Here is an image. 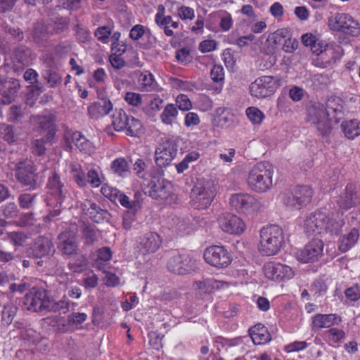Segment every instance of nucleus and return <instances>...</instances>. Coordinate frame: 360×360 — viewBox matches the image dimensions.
Returning <instances> with one entry per match:
<instances>
[{"mask_svg":"<svg viewBox=\"0 0 360 360\" xmlns=\"http://www.w3.org/2000/svg\"><path fill=\"white\" fill-rule=\"evenodd\" d=\"M47 194L45 198L49 213L46 218L53 220L64 209L72 206V196L56 170H51L46 183Z\"/></svg>","mask_w":360,"mask_h":360,"instance_id":"1","label":"nucleus"},{"mask_svg":"<svg viewBox=\"0 0 360 360\" xmlns=\"http://www.w3.org/2000/svg\"><path fill=\"white\" fill-rule=\"evenodd\" d=\"M344 225L345 221L342 219H334L326 210H316L306 217L303 229L308 236L322 234L337 236Z\"/></svg>","mask_w":360,"mask_h":360,"instance_id":"2","label":"nucleus"},{"mask_svg":"<svg viewBox=\"0 0 360 360\" xmlns=\"http://www.w3.org/2000/svg\"><path fill=\"white\" fill-rule=\"evenodd\" d=\"M274 169L269 162H260L255 165L248 172L247 184L252 191L263 193L273 186Z\"/></svg>","mask_w":360,"mask_h":360,"instance_id":"3","label":"nucleus"},{"mask_svg":"<svg viewBox=\"0 0 360 360\" xmlns=\"http://www.w3.org/2000/svg\"><path fill=\"white\" fill-rule=\"evenodd\" d=\"M259 252L264 256L276 255L285 245L284 233L277 225H269L260 230Z\"/></svg>","mask_w":360,"mask_h":360,"instance_id":"4","label":"nucleus"},{"mask_svg":"<svg viewBox=\"0 0 360 360\" xmlns=\"http://www.w3.org/2000/svg\"><path fill=\"white\" fill-rule=\"evenodd\" d=\"M216 194L214 181L211 179H198L191 193L193 205L197 209L208 207Z\"/></svg>","mask_w":360,"mask_h":360,"instance_id":"5","label":"nucleus"},{"mask_svg":"<svg viewBox=\"0 0 360 360\" xmlns=\"http://www.w3.org/2000/svg\"><path fill=\"white\" fill-rule=\"evenodd\" d=\"M307 120L322 136H328L330 134L331 126L328 113L326 110L323 103H310L307 109Z\"/></svg>","mask_w":360,"mask_h":360,"instance_id":"6","label":"nucleus"},{"mask_svg":"<svg viewBox=\"0 0 360 360\" xmlns=\"http://www.w3.org/2000/svg\"><path fill=\"white\" fill-rule=\"evenodd\" d=\"M12 169L15 171V176L18 181L29 190H34L38 187L37 174L31 160L22 159L17 162H12Z\"/></svg>","mask_w":360,"mask_h":360,"instance_id":"7","label":"nucleus"},{"mask_svg":"<svg viewBox=\"0 0 360 360\" xmlns=\"http://www.w3.org/2000/svg\"><path fill=\"white\" fill-rule=\"evenodd\" d=\"M328 26L331 30L341 32L352 37L360 34V25L351 15L338 13L328 18Z\"/></svg>","mask_w":360,"mask_h":360,"instance_id":"8","label":"nucleus"},{"mask_svg":"<svg viewBox=\"0 0 360 360\" xmlns=\"http://www.w3.org/2000/svg\"><path fill=\"white\" fill-rule=\"evenodd\" d=\"M231 207L238 213L250 214L262 208L261 202L254 195L247 193L232 194L229 198Z\"/></svg>","mask_w":360,"mask_h":360,"instance_id":"9","label":"nucleus"},{"mask_svg":"<svg viewBox=\"0 0 360 360\" xmlns=\"http://www.w3.org/2000/svg\"><path fill=\"white\" fill-rule=\"evenodd\" d=\"M49 299V292L45 289L33 287L25 295L22 301V307L25 310L34 312L46 310Z\"/></svg>","mask_w":360,"mask_h":360,"instance_id":"10","label":"nucleus"},{"mask_svg":"<svg viewBox=\"0 0 360 360\" xmlns=\"http://www.w3.org/2000/svg\"><path fill=\"white\" fill-rule=\"evenodd\" d=\"M30 121L38 131L46 132V139L54 141L57 131V118L56 113L50 110H44L41 114L32 115Z\"/></svg>","mask_w":360,"mask_h":360,"instance_id":"11","label":"nucleus"},{"mask_svg":"<svg viewBox=\"0 0 360 360\" xmlns=\"http://www.w3.org/2000/svg\"><path fill=\"white\" fill-rule=\"evenodd\" d=\"M312 196L313 191L309 186H298L284 194L283 202L291 209L299 210L309 203Z\"/></svg>","mask_w":360,"mask_h":360,"instance_id":"12","label":"nucleus"},{"mask_svg":"<svg viewBox=\"0 0 360 360\" xmlns=\"http://www.w3.org/2000/svg\"><path fill=\"white\" fill-rule=\"evenodd\" d=\"M205 262L217 269L227 267L232 262V256L222 245H212L207 248L203 253Z\"/></svg>","mask_w":360,"mask_h":360,"instance_id":"13","label":"nucleus"},{"mask_svg":"<svg viewBox=\"0 0 360 360\" xmlns=\"http://www.w3.org/2000/svg\"><path fill=\"white\" fill-rule=\"evenodd\" d=\"M278 82V79L273 76L258 77L250 86V94L257 98L268 97L275 92Z\"/></svg>","mask_w":360,"mask_h":360,"instance_id":"14","label":"nucleus"},{"mask_svg":"<svg viewBox=\"0 0 360 360\" xmlns=\"http://www.w3.org/2000/svg\"><path fill=\"white\" fill-rule=\"evenodd\" d=\"M167 267L173 274L185 275L195 270L196 261L188 255L176 254L168 259Z\"/></svg>","mask_w":360,"mask_h":360,"instance_id":"15","label":"nucleus"},{"mask_svg":"<svg viewBox=\"0 0 360 360\" xmlns=\"http://www.w3.org/2000/svg\"><path fill=\"white\" fill-rule=\"evenodd\" d=\"M176 146L173 141L162 139L155 149V162L160 167H167L176 154Z\"/></svg>","mask_w":360,"mask_h":360,"instance_id":"16","label":"nucleus"},{"mask_svg":"<svg viewBox=\"0 0 360 360\" xmlns=\"http://www.w3.org/2000/svg\"><path fill=\"white\" fill-rule=\"evenodd\" d=\"M218 223L224 233L231 235H240L246 228L245 222L239 217L229 212L221 214Z\"/></svg>","mask_w":360,"mask_h":360,"instance_id":"17","label":"nucleus"},{"mask_svg":"<svg viewBox=\"0 0 360 360\" xmlns=\"http://www.w3.org/2000/svg\"><path fill=\"white\" fill-rule=\"evenodd\" d=\"M57 248L58 250L66 256L77 255L79 250V243L75 231L67 230L58 236Z\"/></svg>","mask_w":360,"mask_h":360,"instance_id":"18","label":"nucleus"},{"mask_svg":"<svg viewBox=\"0 0 360 360\" xmlns=\"http://www.w3.org/2000/svg\"><path fill=\"white\" fill-rule=\"evenodd\" d=\"M263 271L267 278L278 282L290 279L295 276L294 270L290 266L281 263L268 262L264 264Z\"/></svg>","mask_w":360,"mask_h":360,"instance_id":"19","label":"nucleus"},{"mask_svg":"<svg viewBox=\"0 0 360 360\" xmlns=\"http://www.w3.org/2000/svg\"><path fill=\"white\" fill-rule=\"evenodd\" d=\"M55 252L51 240L45 236L37 237L30 245L27 254L33 258H42L52 256Z\"/></svg>","mask_w":360,"mask_h":360,"instance_id":"20","label":"nucleus"},{"mask_svg":"<svg viewBox=\"0 0 360 360\" xmlns=\"http://www.w3.org/2000/svg\"><path fill=\"white\" fill-rule=\"evenodd\" d=\"M148 187V195L155 200H167L172 194L171 183L165 179H153Z\"/></svg>","mask_w":360,"mask_h":360,"instance_id":"21","label":"nucleus"},{"mask_svg":"<svg viewBox=\"0 0 360 360\" xmlns=\"http://www.w3.org/2000/svg\"><path fill=\"white\" fill-rule=\"evenodd\" d=\"M323 243L315 238L309 242L299 255V259L304 263L315 262L321 257Z\"/></svg>","mask_w":360,"mask_h":360,"instance_id":"22","label":"nucleus"},{"mask_svg":"<svg viewBox=\"0 0 360 360\" xmlns=\"http://www.w3.org/2000/svg\"><path fill=\"white\" fill-rule=\"evenodd\" d=\"M338 204L340 207L345 210L360 204V188L354 184H347L345 192L340 196Z\"/></svg>","mask_w":360,"mask_h":360,"instance_id":"23","label":"nucleus"},{"mask_svg":"<svg viewBox=\"0 0 360 360\" xmlns=\"http://www.w3.org/2000/svg\"><path fill=\"white\" fill-rule=\"evenodd\" d=\"M81 207L85 214L96 223H102L110 219V214L108 211L91 200H85L81 204Z\"/></svg>","mask_w":360,"mask_h":360,"instance_id":"24","label":"nucleus"},{"mask_svg":"<svg viewBox=\"0 0 360 360\" xmlns=\"http://www.w3.org/2000/svg\"><path fill=\"white\" fill-rule=\"evenodd\" d=\"M98 101L88 107V115L91 119L98 120L103 117L113 109V105L109 98L104 97L101 94H98Z\"/></svg>","mask_w":360,"mask_h":360,"instance_id":"25","label":"nucleus"},{"mask_svg":"<svg viewBox=\"0 0 360 360\" xmlns=\"http://www.w3.org/2000/svg\"><path fill=\"white\" fill-rule=\"evenodd\" d=\"M161 243V238L158 233L148 232L140 238L138 248L143 255L153 253L159 249Z\"/></svg>","mask_w":360,"mask_h":360,"instance_id":"26","label":"nucleus"},{"mask_svg":"<svg viewBox=\"0 0 360 360\" xmlns=\"http://www.w3.org/2000/svg\"><path fill=\"white\" fill-rule=\"evenodd\" d=\"M66 150H72V145L80 150L85 153L89 152L91 148V143L80 132L75 131L71 134H67L65 136Z\"/></svg>","mask_w":360,"mask_h":360,"instance_id":"27","label":"nucleus"},{"mask_svg":"<svg viewBox=\"0 0 360 360\" xmlns=\"http://www.w3.org/2000/svg\"><path fill=\"white\" fill-rule=\"evenodd\" d=\"M325 109L328 113L329 121L334 120L338 122L344 116L342 101L338 97H331L328 98L324 104Z\"/></svg>","mask_w":360,"mask_h":360,"instance_id":"28","label":"nucleus"},{"mask_svg":"<svg viewBox=\"0 0 360 360\" xmlns=\"http://www.w3.org/2000/svg\"><path fill=\"white\" fill-rule=\"evenodd\" d=\"M13 56L15 61L23 67L30 65L35 58L31 49L22 44L14 49Z\"/></svg>","mask_w":360,"mask_h":360,"instance_id":"29","label":"nucleus"},{"mask_svg":"<svg viewBox=\"0 0 360 360\" xmlns=\"http://www.w3.org/2000/svg\"><path fill=\"white\" fill-rule=\"evenodd\" d=\"M359 238L358 228L354 227L349 231L342 235L338 240V249L342 252H346L354 247Z\"/></svg>","mask_w":360,"mask_h":360,"instance_id":"30","label":"nucleus"},{"mask_svg":"<svg viewBox=\"0 0 360 360\" xmlns=\"http://www.w3.org/2000/svg\"><path fill=\"white\" fill-rule=\"evenodd\" d=\"M249 334L255 345H264L271 340V335L267 328L261 323L250 328Z\"/></svg>","mask_w":360,"mask_h":360,"instance_id":"31","label":"nucleus"},{"mask_svg":"<svg viewBox=\"0 0 360 360\" xmlns=\"http://www.w3.org/2000/svg\"><path fill=\"white\" fill-rule=\"evenodd\" d=\"M340 319L336 314H316L313 318L312 325L314 328L320 329L330 328L340 321Z\"/></svg>","mask_w":360,"mask_h":360,"instance_id":"32","label":"nucleus"},{"mask_svg":"<svg viewBox=\"0 0 360 360\" xmlns=\"http://www.w3.org/2000/svg\"><path fill=\"white\" fill-rule=\"evenodd\" d=\"M341 129L345 137L348 139H354L360 135V121L350 120L342 122Z\"/></svg>","mask_w":360,"mask_h":360,"instance_id":"33","label":"nucleus"},{"mask_svg":"<svg viewBox=\"0 0 360 360\" xmlns=\"http://www.w3.org/2000/svg\"><path fill=\"white\" fill-rule=\"evenodd\" d=\"M129 116L122 109H115L112 115V124L114 129L121 131L127 127Z\"/></svg>","mask_w":360,"mask_h":360,"instance_id":"34","label":"nucleus"},{"mask_svg":"<svg viewBox=\"0 0 360 360\" xmlns=\"http://www.w3.org/2000/svg\"><path fill=\"white\" fill-rule=\"evenodd\" d=\"M6 89L2 93L1 102L4 104H10L15 98L18 91L20 88V83L18 80H13L8 86L6 85Z\"/></svg>","mask_w":360,"mask_h":360,"instance_id":"35","label":"nucleus"},{"mask_svg":"<svg viewBox=\"0 0 360 360\" xmlns=\"http://www.w3.org/2000/svg\"><path fill=\"white\" fill-rule=\"evenodd\" d=\"M53 141H49L46 139V136L34 139L31 143V150L32 153L37 156H43L46 154L47 148L46 144L49 143L51 145Z\"/></svg>","mask_w":360,"mask_h":360,"instance_id":"36","label":"nucleus"},{"mask_svg":"<svg viewBox=\"0 0 360 360\" xmlns=\"http://www.w3.org/2000/svg\"><path fill=\"white\" fill-rule=\"evenodd\" d=\"M49 32L47 26L42 21L34 24L32 37L36 43H41L46 39Z\"/></svg>","mask_w":360,"mask_h":360,"instance_id":"37","label":"nucleus"},{"mask_svg":"<svg viewBox=\"0 0 360 360\" xmlns=\"http://www.w3.org/2000/svg\"><path fill=\"white\" fill-rule=\"evenodd\" d=\"M110 169L114 174L122 177L129 173V165L124 158H119L113 160Z\"/></svg>","mask_w":360,"mask_h":360,"instance_id":"38","label":"nucleus"},{"mask_svg":"<svg viewBox=\"0 0 360 360\" xmlns=\"http://www.w3.org/2000/svg\"><path fill=\"white\" fill-rule=\"evenodd\" d=\"M71 173L75 183L79 187H85L88 184L86 174L82 170V167L78 164L71 165Z\"/></svg>","mask_w":360,"mask_h":360,"instance_id":"39","label":"nucleus"},{"mask_svg":"<svg viewBox=\"0 0 360 360\" xmlns=\"http://www.w3.org/2000/svg\"><path fill=\"white\" fill-rule=\"evenodd\" d=\"M178 111L174 104H168L165 106L163 112L160 115L162 122L168 125H172L176 118Z\"/></svg>","mask_w":360,"mask_h":360,"instance_id":"40","label":"nucleus"},{"mask_svg":"<svg viewBox=\"0 0 360 360\" xmlns=\"http://www.w3.org/2000/svg\"><path fill=\"white\" fill-rule=\"evenodd\" d=\"M69 307L70 302L66 298L64 297L58 301H54L50 297L46 311L66 313L69 310Z\"/></svg>","mask_w":360,"mask_h":360,"instance_id":"41","label":"nucleus"},{"mask_svg":"<svg viewBox=\"0 0 360 360\" xmlns=\"http://www.w3.org/2000/svg\"><path fill=\"white\" fill-rule=\"evenodd\" d=\"M4 239L9 240L15 247H20L26 242L27 236L23 231H10L6 233Z\"/></svg>","mask_w":360,"mask_h":360,"instance_id":"42","label":"nucleus"},{"mask_svg":"<svg viewBox=\"0 0 360 360\" xmlns=\"http://www.w3.org/2000/svg\"><path fill=\"white\" fill-rule=\"evenodd\" d=\"M127 122V127L124 129L127 131V135L134 137L139 136L142 133L141 122L133 117H129Z\"/></svg>","mask_w":360,"mask_h":360,"instance_id":"43","label":"nucleus"},{"mask_svg":"<svg viewBox=\"0 0 360 360\" xmlns=\"http://www.w3.org/2000/svg\"><path fill=\"white\" fill-rule=\"evenodd\" d=\"M76 257L68 263V268L73 272L79 273L83 271L87 264L86 258L82 255H75Z\"/></svg>","mask_w":360,"mask_h":360,"instance_id":"44","label":"nucleus"},{"mask_svg":"<svg viewBox=\"0 0 360 360\" xmlns=\"http://www.w3.org/2000/svg\"><path fill=\"white\" fill-rule=\"evenodd\" d=\"M119 202L120 205L128 209L127 212L136 213L141 208V205L137 200H131L124 193L120 195Z\"/></svg>","mask_w":360,"mask_h":360,"instance_id":"45","label":"nucleus"},{"mask_svg":"<svg viewBox=\"0 0 360 360\" xmlns=\"http://www.w3.org/2000/svg\"><path fill=\"white\" fill-rule=\"evenodd\" d=\"M0 133L3 139L9 143L15 142L17 139V134L13 126L6 124H0Z\"/></svg>","mask_w":360,"mask_h":360,"instance_id":"46","label":"nucleus"},{"mask_svg":"<svg viewBox=\"0 0 360 360\" xmlns=\"http://www.w3.org/2000/svg\"><path fill=\"white\" fill-rule=\"evenodd\" d=\"M37 194L22 193L18 197V203L22 209H31L34 207Z\"/></svg>","mask_w":360,"mask_h":360,"instance_id":"47","label":"nucleus"},{"mask_svg":"<svg viewBox=\"0 0 360 360\" xmlns=\"http://www.w3.org/2000/svg\"><path fill=\"white\" fill-rule=\"evenodd\" d=\"M246 115L254 124H260L264 118V114L256 107H249L246 109Z\"/></svg>","mask_w":360,"mask_h":360,"instance_id":"48","label":"nucleus"},{"mask_svg":"<svg viewBox=\"0 0 360 360\" xmlns=\"http://www.w3.org/2000/svg\"><path fill=\"white\" fill-rule=\"evenodd\" d=\"M210 76L213 82L220 84L221 87L219 91H221L224 80L223 67L220 65H214L210 72Z\"/></svg>","mask_w":360,"mask_h":360,"instance_id":"49","label":"nucleus"},{"mask_svg":"<svg viewBox=\"0 0 360 360\" xmlns=\"http://www.w3.org/2000/svg\"><path fill=\"white\" fill-rule=\"evenodd\" d=\"M17 312V307L11 304L4 306L2 311V320L6 324H10Z\"/></svg>","mask_w":360,"mask_h":360,"instance_id":"50","label":"nucleus"},{"mask_svg":"<svg viewBox=\"0 0 360 360\" xmlns=\"http://www.w3.org/2000/svg\"><path fill=\"white\" fill-rule=\"evenodd\" d=\"M82 233L86 245H93L97 240V231L94 228L90 226H85Z\"/></svg>","mask_w":360,"mask_h":360,"instance_id":"51","label":"nucleus"},{"mask_svg":"<svg viewBox=\"0 0 360 360\" xmlns=\"http://www.w3.org/2000/svg\"><path fill=\"white\" fill-rule=\"evenodd\" d=\"M111 33L112 29L109 26H101L95 30L94 35L98 41L106 44L108 42Z\"/></svg>","mask_w":360,"mask_h":360,"instance_id":"52","label":"nucleus"},{"mask_svg":"<svg viewBox=\"0 0 360 360\" xmlns=\"http://www.w3.org/2000/svg\"><path fill=\"white\" fill-rule=\"evenodd\" d=\"M86 179L88 181V184L94 188H98L102 184L98 170L94 168L88 170L86 173Z\"/></svg>","mask_w":360,"mask_h":360,"instance_id":"53","label":"nucleus"},{"mask_svg":"<svg viewBox=\"0 0 360 360\" xmlns=\"http://www.w3.org/2000/svg\"><path fill=\"white\" fill-rule=\"evenodd\" d=\"M288 29H279L269 37V40L272 41L275 44H281L285 39L290 38Z\"/></svg>","mask_w":360,"mask_h":360,"instance_id":"54","label":"nucleus"},{"mask_svg":"<svg viewBox=\"0 0 360 360\" xmlns=\"http://www.w3.org/2000/svg\"><path fill=\"white\" fill-rule=\"evenodd\" d=\"M219 27L224 32L229 31L233 26V19L230 13L221 12L219 13Z\"/></svg>","mask_w":360,"mask_h":360,"instance_id":"55","label":"nucleus"},{"mask_svg":"<svg viewBox=\"0 0 360 360\" xmlns=\"http://www.w3.org/2000/svg\"><path fill=\"white\" fill-rule=\"evenodd\" d=\"M165 8L162 6H159L158 12L155 15V22L160 27L169 26L172 20V18L170 15L163 16Z\"/></svg>","mask_w":360,"mask_h":360,"instance_id":"56","label":"nucleus"},{"mask_svg":"<svg viewBox=\"0 0 360 360\" xmlns=\"http://www.w3.org/2000/svg\"><path fill=\"white\" fill-rule=\"evenodd\" d=\"M43 76L51 88L56 87L62 82L61 77L55 71L47 70Z\"/></svg>","mask_w":360,"mask_h":360,"instance_id":"57","label":"nucleus"},{"mask_svg":"<svg viewBox=\"0 0 360 360\" xmlns=\"http://www.w3.org/2000/svg\"><path fill=\"white\" fill-rule=\"evenodd\" d=\"M87 319L85 313L73 312L68 316V323L70 326H77L84 323Z\"/></svg>","mask_w":360,"mask_h":360,"instance_id":"58","label":"nucleus"},{"mask_svg":"<svg viewBox=\"0 0 360 360\" xmlns=\"http://www.w3.org/2000/svg\"><path fill=\"white\" fill-rule=\"evenodd\" d=\"M3 29L6 33L10 34L17 41H21L24 39V33L18 27L4 25Z\"/></svg>","mask_w":360,"mask_h":360,"instance_id":"59","label":"nucleus"},{"mask_svg":"<svg viewBox=\"0 0 360 360\" xmlns=\"http://www.w3.org/2000/svg\"><path fill=\"white\" fill-rule=\"evenodd\" d=\"M330 342L338 343L345 338V333L342 330L333 328L326 331Z\"/></svg>","mask_w":360,"mask_h":360,"instance_id":"60","label":"nucleus"},{"mask_svg":"<svg viewBox=\"0 0 360 360\" xmlns=\"http://www.w3.org/2000/svg\"><path fill=\"white\" fill-rule=\"evenodd\" d=\"M125 101L134 107H139L142 103V96L138 93L127 92L124 96Z\"/></svg>","mask_w":360,"mask_h":360,"instance_id":"61","label":"nucleus"},{"mask_svg":"<svg viewBox=\"0 0 360 360\" xmlns=\"http://www.w3.org/2000/svg\"><path fill=\"white\" fill-rule=\"evenodd\" d=\"M101 193L105 197L108 198L111 201H115L117 200H119L120 195L122 193L117 189L107 186H102Z\"/></svg>","mask_w":360,"mask_h":360,"instance_id":"62","label":"nucleus"},{"mask_svg":"<svg viewBox=\"0 0 360 360\" xmlns=\"http://www.w3.org/2000/svg\"><path fill=\"white\" fill-rule=\"evenodd\" d=\"M1 212L6 218H15L18 215V210L14 202H10L1 207Z\"/></svg>","mask_w":360,"mask_h":360,"instance_id":"63","label":"nucleus"},{"mask_svg":"<svg viewBox=\"0 0 360 360\" xmlns=\"http://www.w3.org/2000/svg\"><path fill=\"white\" fill-rule=\"evenodd\" d=\"M345 295L350 301H357L360 299V286L356 284L347 288L345 290Z\"/></svg>","mask_w":360,"mask_h":360,"instance_id":"64","label":"nucleus"}]
</instances>
